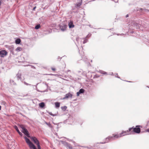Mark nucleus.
Listing matches in <instances>:
<instances>
[{
    "instance_id": "nucleus-1",
    "label": "nucleus",
    "mask_w": 149,
    "mask_h": 149,
    "mask_svg": "<svg viewBox=\"0 0 149 149\" xmlns=\"http://www.w3.org/2000/svg\"><path fill=\"white\" fill-rule=\"evenodd\" d=\"M138 127V126H136V128H133L132 127L130 128L129 129V130L127 131H123L122 132L119 134H113V136H109L107 137L106 138V140H113L114 139V138H118L123 136L132 134L134 132L139 133L140 132V129L139 127Z\"/></svg>"
},
{
    "instance_id": "nucleus-2",
    "label": "nucleus",
    "mask_w": 149,
    "mask_h": 149,
    "mask_svg": "<svg viewBox=\"0 0 149 149\" xmlns=\"http://www.w3.org/2000/svg\"><path fill=\"white\" fill-rule=\"evenodd\" d=\"M30 138L31 140L34 141L35 143L37 145L38 149H41L39 142L37 139L35 137H30ZM24 138L30 149H37L35 145L30 141L29 139L26 136L24 137Z\"/></svg>"
},
{
    "instance_id": "nucleus-3",
    "label": "nucleus",
    "mask_w": 149,
    "mask_h": 149,
    "mask_svg": "<svg viewBox=\"0 0 149 149\" xmlns=\"http://www.w3.org/2000/svg\"><path fill=\"white\" fill-rule=\"evenodd\" d=\"M21 127L22 129V132L23 133H24L28 137H30V136H29V134L28 133V131L23 126H21Z\"/></svg>"
},
{
    "instance_id": "nucleus-4",
    "label": "nucleus",
    "mask_w": 149,
    "mask_h": 149,
    "mask_svg": "<svg viewBox=\"0 0 149 149\" xmlns=\"http://www.w3.org/2000/svg\"><path fill=\"white\" fill-rule=\"evenodd\" d=\"M82 40H84V41L83 42V44H85V43L87 42L88 41V40L86 38L81 39L79 38H76V40L78 42V43H80V44L81 43V41Z\"/></svg>"
},
{
    "instance_id": "nucleus-5",
    "label": "nucleus",
    "mask_w": 149,
    "mask_h": 149,
    "mask_svg": "<svg viewBox=\"0 0 149 149\" xmlns=\"http://www.w3.org/2000/svg\"><path fill=\"white\" fill-rule=\"evenodd\" d=\"M7 52L5 50L0 51V56L1 57H3L7 54Z\"/></svg>"
},
{
    "instance_id": "nucleus-6",
    "label": "nucleus",
    "mask_w": 149,
    "mask_h": 149,
    "mask_svg": "<svg viewBox=\"0 0 149 149\" xmlns=\"http://www.w3.org/2000/svg\"><path fill=\"white\" fill-rule=\"evenodd\" d=\"M72 95L69 93L65 94L64 97L63 98V99H65L68 98H72Z\"/></svg>"
},
{
    "instance_id": "nucleus-7",
    "label": "nucleus",
    "mask_w": 149,
    "mask_h": 149,
    "mask_svg": "<svg viewBox=\"0 0 149 149\" xmlns=\"http://www.w3.org/2000/svg\"><path fill=\"white\" fill-rule=\"evenodd\" d=\"M60 28L62 31H64L66 30L67 28V25L64 24L60 25Z\"/></svg>"
},
{
    "instance_id": "nucleus-8",
    "label": "nucleus",
    "mask_w": 149,
    "mask_h": 149,
    "mask_svg": "<svg viewBox=\"0 0 149 149\" xmlns=\"http://www.w3.org/2000/svg\"><path fill=\"white\" fill-rule=\"evenodd\" d=\"M6 47L8 48L11 52H13V46L12 45L11 46H9L7 45L6 46Z\"/></svg>"
},
{
    "instance_id": "nucleus-9",
    "label": "nucleus",
    "mask_w": 149,
    "mask_h": 149,
    "mask_svg": "<svg viewBox=\"0 0 149 149\" xmlns=\"http://www.w3.org/2000/svg\"><path fill=\"white\" fill-rule=\"evenodd\" d=\"M82 3V0H79L78 2L76 4V7H79L81 5Z\"/></svg>"
},
{
    "instance_id": "nucleus-10",
    "label": "nucleus",
    "mask_w": 149,
    "mask_h": 149,
    "mask_svg": "<svg viewBox=\"0 0 149 149\" xmlns=\"http://www.w3.org/2000/svg\"><path fill=\"white\" fill-rule=\"evenodd\" d=\"M68 26L69 28H73L74 27V26L73 24V22H70L69 23Z\"/></svg>"
},
{
    "instance_id": "nucleus-11",
    "label": "nucleus",
    "mask_w": 149,
    "mask_h": 149,
    "mask_svg": "<svg viewBox=\"0 0 149 149\" xmlns=\"http://www.w3.org/2000/svg\"><path fill=\"white\" fill-rule=\"evenodd\" d=\"M15 130H16L17 131V132L20 135L22 136V134L21 132H20V131H19V130H18V127H17L16 126H15Z\"/></svg>"
},
{
    "instance_id": "nucleus-12",
    "label": "nucleus",
    "mask_w": 149,
    "mask_h": 149,
    "mask_svg": "<svg viewBox=\"0 0 149 149\" xmlns=\"http://www.w3.org/2000/svg\"><path fill=\"white\" fill-rule=\"evenodd\" d=\"M22 48L20 47H18L15 49V51L17 52H19L22 51Z\"/></svg>"
},
{
    "instance_id": "nucleus-13",
    "label": "nucleus",
    "mask_w": 149,
    "mask_h": 149,
    "mask_svg": "<svg viewBox=\"0 0 149 149\" xmlns=\"http://www.w3.org/2000/svg\"><path fill=\"white\" fill-rule=\"evenodd\" d=\"M21 42V40L20 39H17L15 41V42L16 44H19Z\"/></svg>"
},
{
    "instance_id": "nucleus-14",
    "label": "nucleus",
    "mask_w": 149,
    "mask_h": 149,
    "mask_svg": "<svg viewBox=\"0 0 149 149\" xmlns=\"http://www.w3.org/2000/svg\"><path fill=\"white\" fill-rule=\"evenodd\" d=\"M55 107L56 108H58L60 106V103L58 102H56L55 103Z\"/></svg>"
},
{
    "instance_id": "nucleus-15",
    "label": "nucleus",
    "mask_w": 149,
    "mask_h": 149,
    "mask_svg": "<svg viewBox=\"0 0 149 149\" xmlns=\"http://www.w3.org/2000/svg\"><path fill=\"white\" fill-rule=\"evenodd\" d=\"M21 75L20 73H18L17 74V77L18 79H19L21 80L22 79V78L21 77Z\"/></svg>"
},
{
    "instance_id": "nucleus-16",
    "label": "nucleus",
    "mask_w": 149,
    "mask_h": 149,
    "mask_svg": "<svg viewBox=\"0 0 149 149\" xmlns=\"http://www.w3.org/2000/svg\"><path fill=\"white\" fill-rule=\"evenodd\" d=\"M39 106L40 107L43 108L45 106L44 103L43 102H41L39 104Z\"/></svg>"
},
{
    "instance_id": "nucleus-17",
    "label": "nucleus",
    "mask_w": 149,
    "mask_h": 149,
    "mask_svg": "<svg viewBox=\"0 0 149 149\" xmlns=\"http://www.w3.org/2000/svg\"><path fill=\"white\" fill-rule=\"evenodd\" d=\"M79 91L80 93H82L84 92V89L81 88L80 89Z\"/></svg>"
},
{
    "instance_id": "nucleus-18",
    "label": "nucleus",
    "mask_w": 149,
    "mask_h": 149,
    "mask_svg": "<svg viewBox=\"0 0 149 149\" xmlns=\"http://www.w3.org/2000/svg\"><path fill=\"white\" fill-rule=\"evenodd\" d=\"M40 24H38L36 25L35 27V28L36 29H38L40 27Z\"/></svg>"
},
{
    "instance_id": "nucleus-19",
    "label": "nucleus",
    "mask_w": 149,
    "mask_h": 149,
    "mask_svg": "<svg viewBox=\"0 0 149 149\" xmlns=\"http://www.w3.org/2000/svg\"><path fill=\"white\" fill-rule=\"evenodd\" d=\"M67 108V107L66 106H64L61 107V109L64 110H65Z\"/></svg>"
},
{
    "instance_id": "nucleus-20",
    "label": "nucleus",
    "mask_w": 149,
    "mask_h": 149,
    "mask_svg": "<svg viewBox=\"0 0 149 149\" xmlns=\"http://www.w3.org/2000/svg\"><path fill=\"white\" fill-rule=\"evenodd\" d=\"M24 84H25V85H30V86H31V84H29L26 83L25 81L24 82Z\"/></svg>"
},
{
    "instance_id": "nucleus-21",
    "label": "nucleus",
    "mask_w": 149,
    "mask_h": 149,
    "mask_svg": "<svg viewBox=\"0 0 149 149\" xmlns=\"http://www.w3.org/2000/svg\"><path fill=\"white\" fill-rule=\"evenodd\" d=\"M49 114L51 116H56V114H53L51 112H49Z\"/></svg>"
},
{
    "instance_id": "nucleus-22",
    "label": "nucleus",
    "mask_w": 149,
    "mask_h": 149,
    "mask_svg": "<svg viewBox=\"0 0 149 149\" xmlns=\"http://www.w3.org/2000/svg\"><path fill=\"white\" fill-rule=\"evenodd\" d=\"M101 73L102 74H107V72H105L103 71H102L101 72Z\"/></svg>"
},
{
    "instance_id": "nucleus-23",
    "label": "nucleus",
    "mask_w": 149,
    "mask_h": 149,
    "mask_svg": "<svg viewBox=\"0 0 149 149\" xmlns=\"http://www.w3.org/2000/svg\"><path fill=\"white\" fill-rule=\"evenodd\" d=\"M80 93L79 92V91L77 93V96H79Z\"/></svg>"
},
{
    "instance_id": "nucleus-24",
    "label": "nucleus",
    "mask_w": 149,
    "mask_h": 149,
    "mask_svg": "<svg viewBox=\"0 0 149 149\" xmlns=\"http://www.w3.org/2000/svg\"><path fill=\"white\" fill-rule=\"evenodd\" d=\"M91 35V34H88L86 36L87 38L90 37Z\"/></svg>"
},
{
    "instance_id": "nucleus-25",
    "label": "nucleus",
    "mask_w": 149,
    "mask_h": 149,
    "mask_svg": "<svg viewBox=\"0 0 149 149\" xmlns=\"http://www.w3.org/2000/svg\"><path fill=\"white\" fill-rule=\"evenodd\" d=\"M45 123L47 125H48L49 126H50V123H47L46 122H45Z\"/></svg>"
},
{
    "instance_id": "nucleus-26",
    "label": "nucleus",
    "mask_w": 149,
    "mask_h": 149,
    "mask_svg": "<svg viewBox=\"0 0 149 149\" xmlns=\"http://www.w3.org/2000/svg\"><path fill=\"white\" fill-rule=\"evenodd\" d=\"M52 69L53 71H55V68H52Z\"/></svg>"
},
{
    "instance_id": "nucleus-27",
    "label": "nucleus",
    "mask_w": 149,
    "mask_h": 149,
    "mask_svg": "<svg viewBox=\"0 0 149 149\" xmlns=\"http://www.w3.org/2000/svg\"><path fill=\"white\" fill-rule=\"evenodd\" d=\"M146 131V132H149V129H147Z\"/></svg>"
},
{
    "instance_id": "nucleus-28",
    "label": "nucleus",
    "mask_w": 149,
    "mask_h": 149,
    "mask_svg": "<svg viewBox=\"0 0 149 149\" xmlns=\"http://www.w3.org/2000/svg\"><path fill=\"white\" fill-rule=\"evenodd\" d=\"M36 7H34L33 8V10H35V8H36Z\"/></svg>"
},
{
    "instance_id": "nucleus-29",
    "label": "nucleus",
    "mask_w": 149,
    "mask_h": 149,
    "mask_svg": "<svg viewBox=\"0 0 149 149\" xmlns=\"http://www.w3.org/2000/svg\"><path fill=\"white\" fill-rule=\"evenodd\" d=\"M128 17V15H126V17Z\"/></svg>"
},
{
    "instance_id": "nucleus-30",
    "label": "nucleus",
    "mask_w": 149,
    "mask_h": 149,
    "mask_svg": "<svg viewBox=\"0 0 149 149\" xmlns=\"http://www.w3.org/2000/svg\"><path fill=\"white\" fill-rule=\"evenodd\" d=\"M1 109V106L0 105V110Z\"/></svg>"
},
{
    "instance_id": "nucleus-31",
    "label": "nucleus",
    "mask_w": 149,
    "mask_h": 149,
    "mask_svg": "<svg viewBox=\"0 0 149 149\" xmlns=\"http://www.w3.org/2000/svg\"><path fill=\"white\" fill-rule=\"evenodd\" d=\"M139 25H140V24H139V27L140 26Z\"/></svg>"
},
{
    "instance_id": "nucleus-32",
    "label": "nucleus",
    "mask_w": 149,
    "mask_h": 149,
    "mask_svg": "<svg viewBox=\"0 0 149 149\" xmlns=\"http://www.w3.org/2000/svg\"><path fill=\"white\" fill-rule=\"evenodd\" d=\"M105 142H104V143H105Z\"/></svg>"
},
{
    "instance_id": "nucleus-33",
    "label": "nucleus",
    "mask_w": 149,
    "mask_h": 149,
    "mask_svg": "<svg viewBox=\"0 0 149 149\" xmlns=\"http://www.w3.org/2000/svg\"><path fill=\"white\" fill-rule=\"evenodd\" d=\"M141 10H142V8H141Z\"/></svg>"
}]
</instances>
